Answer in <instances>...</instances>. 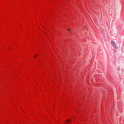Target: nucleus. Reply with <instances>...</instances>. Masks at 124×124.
<instances>
[{
    "label": "nucleus",
    "instance_id": "obj_3",
    "mask_svg": "<svg viewBox=\"0 0 124 124\" xmlns=\"http://www.w3.org/2000/svg\"><path fill=\"white\" fill-rule=\"evenodd\" d=\"M37 55H36V56H35L34 57V58H36V56H37Z\"/></svg>",
    "mask_w": 124,
    "mask_h": 124
},
{
    "label": "nucleus",
    "instance_id": "obj_2",
    "mask_svg": "<svg viewBox=\"0 0 124 124\" xmlns=\"http://www.w3.org/2000/svg\"><path fill=\"white\" fill-rule=\"evenodd\" d=\"M70 119H68L67 121V122L68 123H69L70 122Z\"/></svg>",
    "mask_w": 124,
    "mask_h": 124
},
{
    "label": "nucleus",
    "instance_id": "obj_1",
    "mask_svg": "<svg viewBox=\"0 0 124 124\" xmlns=\"http://www.w3.org/2000/svg\"><path fill=\"white\" fill-rule=\"evenodd\" d=\"M111 43L112 45L114 47H115L116 48H118L117 45L115 43L114 41L113 40L111 41Z\"/></svg>",
    "mask_w": 124,
    "mask_h": 124
},
{
    "label": "nucleus",
    "instance_id": "obj_4",
    "mask_svg": "<svg viewBox=\"0 0 124 124\" xmlns=\"http://www.w3.org/2000/svg\"><path fill=\"white\" fill-rule=\"evenodd\" d=\"M68 31H70V29H68Z\"/></svg>",
    "mask_w": 124,
    "mask_h": 124
}]
</instances>
